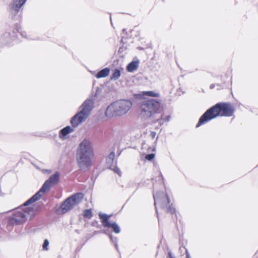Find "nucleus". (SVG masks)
Instances as JSON below:
<instances>
[{
    "mask_svg": "<svg viewBox=\"0 0 258 258\" xmlns=\"http://www.w3.org/2000/svg\"><path fill=\"white\" fill-rule=\"evenodd\" d=\"M93 156L91 142L87 139L83 140L79 145L76 152V160L81 170L86 171L90 168Z\"/></svg>",
    "mask_w": 258,
    "mask_h": 258,
    "instance_id": "nucleus-1",
    "label": "nucleus"
},
{
    "mask_svg": "<svg viewBox=\"0 0 258 258\" xmlns=\"http://www.w3.org/2000/svg\"><path fill=\"white\" fill-rule=\"evenodd\" d=\"M233 112L234 108L231 104L225 103H217L201 116L196 127H198L218 116H231Z\"/></svg>",
    "mask_w": 258,
    "mask_h": 258,
    "instance_id": "nucleus-2",
    "label": "nucleus"
},
{
    "mask_svg": "<svg viewBox=\"0 0 258 258\" xmlns=\"http://www.w3.org/2000/svg\"><path fill=\"white\" fill-rule=\"evenodd\" d=\"M132 105V102L128 100L116 101L107 107L105 115L107 117L121 116L125 114L131 109Z\"/></svg>",
    "mask_w": 258,
    "mask_h": 258,
    "instance_id": "nucleus-3",
    "label": "nucleus"
},
{
    "mask_svg": "<svg viewBox=\"0 0 258 258\" xmlns=\"http://www.w3.org/2000/svg\"><path fill=\"white\" fill-rule=\"evenodd\" d=\"M160 101L151 99L143 101L140 104L139 111L141 116L144 119L154 117L156 114L160 112Z\"/></svg>",
    "mask_w": 258,
    "mask_h": 258,
    "instance_id": "nucleus-4",
    "label": "nucleus"
},
{
    "mask_svg": "<svg viewBox=\"0 0 258 258\" xmlns=\"http://www.w3.org/2000/svg\"><path fill=\"white\" fill-rule=\"evenodd\" d=\"M94 102L92 99H87L80 107V111L71 119V123L74 127L85 121L93 108Z\"/></svg>",
    "mask_w": 258,
    "mask_h": 258,
    "instance_id": "nucleus-5",
    "label": "nucleus"
},
{
    "mask_svg": "<svg viewBox=\"0 0 258 258\" xmlns=\"http://www.w3.org/2000/svg\"><path fill=\"white\" fill-rule=\"evenodd\" d=\"M59 179V173L56 172L44 182L41 188L36 194L25 203L24 206L25 207L27 206L40 199L44 193L48 191L53 185L58 183Z\"/></svg>",
    "mask_w": 258,
    "mask_h": 258,
    "instance_id": "nucleus-6",
    "label": "nucleus"
},
{
    "mask_svg": "<svg viewBox=\"0 0 258 258\" xmlns=\"http://www.w3.org/2000/svg\"><path fill=\"white\" fill-rule=\"evenodd\" d=\"M34 215L33 208L25 207L24 209H18L13 216L10 218L9 224L12 225L20 224L25 222L27 219L31 218Z\"/></svg>",
    "mask_w": 258,
    "mask_h": 258,
    "instance_id": "nucleus-7",
    "label": "nucleus"
},
{
    "mask_svg": "<svg viewBox=\"0 0 258 258\" xmlns=\"http://www.w3.org/2000/svg\"><path fill=\"white\" fill-rule=\"evenodd\" d=\"M154 205L157 210V206L165 209L166 211L172 214L175 212L174 207L171 204H169V199L168 196L162 191H159L154 195Z\"/></svg>",
    "mask_w": 258,
    "mask_h": 258,
    "instance_id": "nucleus-8",
    "label": "nucleus"
},
{
    "mask_svg": "<svg viewBox=\"0 0 258 258\" xmlns=\"http://www.w3.org/2000/svg\"><path fill=\"white\" fill-rule=\"evenodd\" d=\"M83 198V195L82 193H78L74 195L66 200L61 205L59 209L57 210L58 214H63L71 209L75 206L78 205L81 202Z\"/></svg>",
    "mask_w": 258,
    "mask_h": 258,
    "instance_id": "nucleus-9",
    "label": "nucleus"
},
{
    "mask_svg": "<svg viewBox=\"0 0 258 258\" xmlns=\"http://www.w3.org/2000/svg\"><path fill=\"white\" fill-rule=\"evenodd\" d=\"M99 216L104 227L111 228L112 231L117 234L120 232V227L116 223H111L108 221L110 216L105 214H99Z\"/></svg>",
    "mask_w": 258,
    "mask_h": 258,
    "instance_id": "nucleus-10",
    "label": "nucleus"
},
{
    "mask_svg": "<svg viewBox=\"0 0 258 258\" xmlns=\"http://www.w3.org/2000/svg\"><path fill=\"white\" fill-rule=\"evenodd\" d=\"M26 0H13L11 6V13H17Z\"/></svg>",
    "mask_w": 258,
    "mask_h": 258,
    "instance_id": "nucleus-11",
    "label": "nucleus"
},
{
    "mask_svg": "<svg viewBox=\"0 0 258 258\" xmlns=\"http://www.w3.org/2000/svg\"><path fill=\"white\" fill-rule=\"evenodd\" d=\"M73 129L70 126H67L61 129L59 133V137L61 139H64L66 136L73 132Z\"/></svg>",
    "mask_w": 258,
    "mask_h": 258,
    "instance_id": "nucleus-12",
    "label": "nucleus"
},
{
    "mask_svg": "<svg viewBox=\"0 0 258 258\" xmlns=\"http://www.w3.org/2000/svg\"><path fill=\"white\" fill-rule=\"evenodd\" d=\"M138 61H133L127 66L126 70L129 72H133L135 71L139 67Z\"/></svg>",
    "mask_w": 258,
    "mask_h": 258,
    "instance_id": "nucleus-13",
    "label": "nucleus"
},
{
    "mask_svg": "<svg viewBox=\"0 0 258 258\" xmlns=\"http://www.w3.org/2000/svg\"><path fill=\"white\" fill-rule=\"evenodd\" d=\"M110 72V69L108 68H106L101 71H100L96 75L97 78H101L107 77Z\"/></svg>",
    "mask_w": 258,
    "mask_h": 258,
    "instance_id": "nucleus-14",
    "label": "nucleus"
},
{
    "mask_svg": "<svg viewBox=\"0 0 258 258\" xmlns=\"http://www.w3.org/2000/svg\"><path fill=\"white\" fill-rule=\"evenodd\" d=\"M114 157L115 154L113 152H112L109 154L108 156L106 158V163L110 168H111V166L113 163Z\"/></svg>",
    "mask_w": 258,
    "mask_h": 258,
    "instance_id": "nucleus-15",
    "label": "nucleus"
},
{
    "mask_svg": "<svg viewBox=\"0 0 258 258\" xmlns=\"http://www.w3.org/2000/svg\"><path fill=\"white\" fill-rule=\"evenodd\" d=\"M120 71L118 69H116L113 71L110 79L111 80H116L120 77Z\"/></svg>",
    "mask_w": 258,
    "mask_h": 258,
    "instance_id": "nucleus-16",
    "label": "nucleus"
},
{
    "mask_svg": "<svg viewBox=\"0 0 258 258\" xmlns=\"http://www.w3.org/2000/svg\"><path fill=\"white\" fill-rule=\"evenodd\" d=\"M144 94L151 97H158L159 96V94L158 93L153 91H146L144 93Z\"/></svg>",
    "mask_w": 258,
    "mask_h": 258,
    "instance_id": "nucleus-17",
    "label": "nucleus"
},
{
    "mask_svg": "<svg viewBox=\"0 0 258 258\" xmlns=\"http://www.w3.org/2000/svg\"><path fill=\"white\" fill-rule=\"evenodd\" d=\"M84 217H85L86 218H91L92 216L91 211L89 209L86 210L84 211Z\"/></svg>",
    "mask_w": 258,
    "mask_h": 258,
    "instance_id": "nucleus-18",
    "label": "nucleus"
},
{
    "mask_svg": "<svg viewBox=\"0 0 258 258\" xmlns=\"http://www.w3.org/2000/svg\"><path fill=\"white\" fill-rule=\"evenodd\" d=\"M110 239L111 241L114 243L115 246L116 248V249H118V245L117 244V239L116 237H113V236L111 235H109Z\"/></svg>",
    "mask_w": 258,
    "mask_h": 258,
    "instance_id": "nucleus-19",
    "label": "nucleus"
},
{
    "mask_svg": "<svg viewBox=\"0 0 258 258\" xmlns=\"http://www.w3.org/2000/svg\"><path fill=\"white\" fill-rule=\"evenodd\" d=\"M49 245V241L47 239H45L43 244V249L46 250H48V246Z\"/></svg>",
    "mask_w": 258,
    "mask_h": 258,
    "instance_id": "nucleus-20",
    "label": "nucleus"
},
{
    "mask_svg": "<svg viewBox=\"0 0 258 258\" xmlns=\"http://www.w3.org/2000/svg\"><path fill=\"white\" fill-rule=\"evenodd\" d=\"M155 157L154 154H148L146 156V159L148 160L151 161Z\"/></svg>",
    "mask_w": 258,
    "mask_h": 258,
    "instance_id": "nucleus-21",
    "label": "nucleus"
},
{
    "mask_svg": "<svg viewBox=\"0 0 258 258\" xmlns=\"http://www.w3.org/2000/svg\"><path fill=\"white\" fill-rule=\"evenodd\" d=\"M111 169V167L110 168ZM112 169L117 174H118L119 176L121 175V172L120 171V169L117 167H114L113 168H112Z\"/></svg>",
    "mask_w": 258,
    "mask_h": 258,
    "instance_id": "nucleus-22",
    "label": "nucleus"
},
{
    "mask_svg": "<svg viewBox=\"0 0 258 258\" xmlns=\"http://www.w3.org/2000/svg\"><path fill=\"white\" fill-rule=\"evenodd\" d=\"M158 121L159 122L160 125H162L164 123V119L162 117H161L160 119H158Z\"/></svg>",
    "mask_w": 258,
    "mask_h": 258,
    "instance_id": "nucleus-23",
    "label": "nucleus"
},
{
    "mask_svg": "<svg viewBox=\"0 0 258 258\" xmlns=\"http://www.w3.org/2000/svg\"><path fill=\"white\" fill-rule=\"evenodd\" d=\"M156 136V133L154 131H152L150 133V136L152 137V139L155 138V136Z\"/></svg>",
    "mask_w": 258,
    "mask_h": 258,
    "instance_id": "nucleus-24",
    "label": "nucleus"
},
{
    "mask_svg": "<svg viewBox=\"0 0 258 258\" xmlns=\"http://www.w3.org/2000/svg\"><path fill=\"white\" fill-rule=\"evenodd\" d=\"M21 35L23 37H24V38H26L27 37V36H26V32H24V31H22V32H20Z\"/></svg>",
    "mask_w": 258,
    "mask_h": 258,
    "instance_id": "nucleus-25",
    "label": "nucleus"
},
{
    "mask_svg": "<svg viewBox=\"0 0 258 258\" xmlns=\"http://www.w3.org/2000/svg\"><path fill=\"white\" fill-rule=\"evenodd\" d=\"M186 258H191L189 255V254L187 250H186Z\"/></svg>",
    "mask_w": 258,
    "mask_h": 258,
    "instance_id": "nucleus-26",
    "label": "nucleus"
},
{
    "mask_svg": "<svg viewBox=\"0 0 258 258\" xmlns=\"http://www.w3.org/2000/svg\"><path fill=\"white\" fill-rule=\"evenodd\" d=\"M170 117L169 116H168L167 117H165V118L164 119L165 121H169L170 120Z\"/></svg>",
    "mask_w": 258,
    "mask_h": 258,
    "instance_id": "nucleus-27",
    "label": "nucleus"
},
{
    "mask_svg": "<svg viewBox=\"0 0 258 258\" xmlns=\"http://www.w3.org/2000/svg\"><path fill=\"white\" fill-rule=\"evenodd\" d=\"M44 173H50V171H49L48 170H46V169H45V170H43L42 171Z\"/></svg>",
    "mask_w": 258,
    "mask_h": 258,
    "instance_id": "nucleus-28",
    "label": "nucleus"
},
{
    "mask_svg": "<svg viewBox=\"0 0 258 258\" xmlns=\"http://www.w3.org/2000/svg\"><path fill=\"white\" fill-rule=\"evenodd\" d=\"M168 255H169V256L170 258H171V256H172V255H171V252H169V253H168Z\"/></svg>",
    "mask_w": 258,
    "mask_h": 258,
    "instance_id": "nucleus-29",
    "label": "nucleus"
},
{
    "mask_svg": "<svg viewBox=\"0 0 258 258\" xmlns=\"http://www.w3.org/2000/svg\"><path fill=\"white\" fill-rule=\"evenodd\" d=\"M103 232H104V233H105V234H107V232H106V231H104Z\"/></svg>",
    "mask_w": 258,
    "mask_h": 258,
    "instance_id": "nucleus-30",
    "label": "nucleus"
},
{
    "mask_svg": "<svg viewBox=\"0 0 258 258\" xmlns=\"http://www.w3.org/2000/svg\"><path fill=\"white\" fill-rule=\"evenodd\" d=\"M171 258H174V257H172V256H171Z\"/></svg>",
    "mask_w": 258,
    "mask_h": 258,
    "instance_id": "nucleus-31",
    "label": "nucleus"
}]
</instances>
